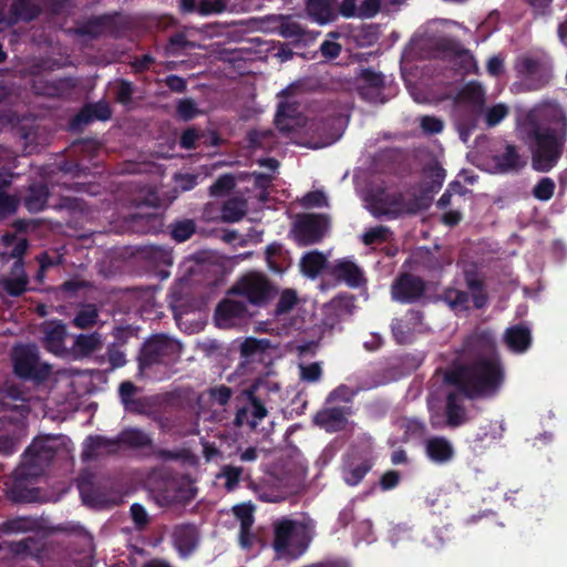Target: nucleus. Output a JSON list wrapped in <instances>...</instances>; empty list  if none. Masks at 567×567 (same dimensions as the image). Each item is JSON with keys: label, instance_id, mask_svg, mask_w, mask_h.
Masks as SVG:
<instances>
[{"label": "nucleus", "instance_id": "nucleus-1", "mask_svg": "<svg viewBox=\"0 0 567 567\" xmlns=\"http://www.w3.org/2000/svg\"><path fill=\"white\" fill-rule=\"evenodd\" d=\"M467 363L453 364L444 373V382L457 388L468 400L494 395L504 380V370L495 353V342L489 332L467 336L456 351Z\"/></svg>", "mask_w": 567, "mask_h": 567}, {"label": "nucleus", "instance_id": "nucleus-2", "mask_svg": "<svg viewBox=\"0 0 567 567\" xmlns=\"http://www.w3.org/2000/svg\"><path fill=\"white\" fill-rule=\"evenodd\" d=\"M536 172L551 171L560 159L567 142V116L558 106L533 110L527 113L523 126Z\"/></svg>", "mask_w": 567, "mask_h": 567}, {"label": "nucleus", "instance_id": "nucleus-3", "mask_svg": "<svg viewBox=\"0 0 567 567\" xmlns=\"http://www.w3.org/2000/svg\"><path fill=\"white\" fill-rule=\"evenodd\" d=\"M11 361L14 375L22 381L41 384L51 374V365L41 361L34 343H19L12 348Z\"/></svg>", "mask_w": 567, "mask_h": 567}, {"label": "nucleus", "instance_id": "nucleus-4", "mask_svg": "<svg viewBox=\"0 0 567 567\" xmlns=\"http://www.w3.org/2000/svg\"><path fill=\"white\" fill-rule=\"evenodd\" d=\"M148 485L156 503L162 507L186 504L192 498L186 484L177 473L168 468L153 470L148 476Z\"/></svg>", "mask_w": 567, "mask_h": 567}, {"label": "nucleus", "instance_id": "nucleus-5", "mask_svg": "<svg viewBox=\"0 0 567 567\" xmlns=\"http://www.w3.org/2000/svg\"><path fill=\"white\" fill-rule=\"evenodd\" d=\"M127 28V20L120 12H112L92 16L83 21H78L70 31L76 37L95 40L104 34L118 38Z\"/></svg>", "mask_w": 567, "mask_h": 567}, {"label": "nucleus", "instance_id": "nucleus-6", "mask_svg": "<svg viewBox=\"0 0 567 567\" xmlns=\"http://www.w3.org/2000/svg\"><path fill=\"white\" fill-rule=\"evenodd\" d=\"M228 293L243 296L251 305L262 307L275 298L277 290L266 275L250 271L243 275Z\"/></svg>", "mask_w": 567, "mask_h": 567}, {"label": "nucleus", "instance_id": "nucleus-7", "mask_svg": "<svg viewBox=\"0 0 567 567\" xmlns=\"http://www.w3.org/2000/svg\"><path fill=\"white\" fill-rule=\"evenodd\" d=\"M515 69L527 91L542 90L554 78L553 62L546 58L523 55L516 61Z\"/></svg>", "mask_w": 567, "mask_h": 567}, {"label": "nucleus", "instance_id": "nucleus-8", "mask_svg": "<svg viewBox=\"0 0 567 567\" xmlns=\"http://www.w3.org/2000/svg\"><path fill=\"white\" fill-rule=\"evenodd\" d=\"M258 384L254 383L244 389L236 401L241 403L237 405L234 424L237 427L247 425L250 430H256L259 423L268 415V410L264 400L257 394Z\"/></svg>", "mask_w": 567, "mask_h": 567}, {"label": "nucleus", "instance_id": "nucleus-9", "mask_svg": "<svg viewBox=\"0 0 567 567\" xmlns=\"http://www.w3.org/2000/svg\"><path fill=\"white\" fill-rule=\"evenodd\" d=\"M179 355V343L164 334L148 339L138 355L140 370H146L155 364H165L175 361Z\"/></svg>", "mask_w": 567, "mask_h": 567}, {"label": "nucleus", "instance_id": "nucleus-10", "mask_svg": "<svg viewBox=\"0 0 567 567\" xmlns=\"http://www.w3.org/2000/svg\"><path fill=\"white\" fill-rule=\"evenodd\" d=\"M429 207V203L422 197L406 200L402 193L383 194L374 202V215L396 219L402 215H414Z\"/></svg>", "mask_w": 567, "mask_h": 567}, {"label": "nucleus", "instance_id": "nucleus-11", "mask_svg": "<svg viewBox=\"0 0 567 567\" xmlns=\"http://www.w3.org/2000/svg\"><path fill=\"white\" fill-rule=\"evenodd\" d=\"M113 308V316L118 313L133 316L135 319H162L163 317L151 297H143L134 290H126L117 296Z\"/></svg>", "mask_w": 567, "mask_h": 567}, {"label": "nucleus", "instance_id": "nucleus-12", "mask_svg": "<svg viewBox=\"0 0 567 567\" xmlns=\"http://www.w3.org/2000/svg\"><path fill=\"white\" fill-rule=\"evenodd\" d=\"M299 524L289 518H281L274 523L272 547L279 557L297 559L307 549L308 544L303 540L291 545L292 538L297 535Z\"/></svg>", "mask_w": 567, "mask_h": 567}, {"label": "nucleus", "instance_id": "nucleus-13", "mask_svg": "<svg viewBox=\"0 0 567 567\" xmlns=\"http://www.w3.org/2000/svg\"><path fill=\"white\" fill-rule=\"evenodd\" d=\"M426 291L425 281L411 272H401L393 280L390 289L391 298L403 305L417 302Z\"/></svg>", "mask_w": 567, "mask_h": 567}, {"label": "nucleus", "instance_id": "nucleus-14", "mask_svg": "<svg viewBox=\"0 0 567 567\" xmlns=\"http://www.w3.org/2000/svg\"><path fill=\"white\" fill-rule=\"evenodd\" d=\"M327 219L323 215L308 214L298 218L293 231L301 246H309L321 241Z\"/></svg>", "mask_w": 567, "mask_h": 567}, {"label": "nucleus", "instance_id": "nucleus-15", "mask_svg": "<svg viewBox=\"0 0 567 567\" xmlns=\"http://www.w3.org/2000/svg\"><path fill=\"white\" fill-rule=\"evenodd\" d=\"M35 472L20 468L16 472L12 486L8 489V498L16 504L35 503L39 501L40 491L37 487H30L27 484L29 476H35Z\"/></svg>", "mask_w": 567, "mask_h": 567}, {"label": "nucleus", "instance_id": "nucleus-16", "mask_svg": "<svg viewBox=\"0 0 567 567\" xmlns=\"http://www.w3.org/2000/svg\"><path fill=\"white\" fill-rule=\"evenodd\" d=\"M55 440L52 435L37 437L27 447L23 453L24 462L31 466H42L49 464L55 456L56 450L53 446Z\"/></svg>", "mask_w": 567, "mask_h": 567}, {"label": "nucleus", "instance_id": "nucleus-17", "mask_svg": "<svg viewBox=\"0 0 567 567\" xmlns=\"http://www.w3.org/2000/svg\"><path fill=\"white\" fill-rule=\"evenodd\" d=\"M374 463L369 456L348 455L342 464V478L349 486L359 485L365 475L372 470Z\"/></svg>", "mask_w": 567, "mask_h": 567}, {"label": "nucleus", "instance_id": "nucleus-18", "mask_svg": "<svg viewBox=\"0 0 567 567\" xmlns=\"http://www.w3.org/2000/svg\"><path fill=\"white\" fill-rule=\"evenodd\" d=\"M172 542L182 557L190 556L199 544V532L196 525L190 523L178 524L172 532Z\"/></svg>", "mask_w": 567, "mask_h": 567}, {"label": "nucleus", "instance_id": "nucleus-19", "mask_svg": "<svg viewBox=\"0 0 567 567\" xmlns=\"http://www.w3.org/2000/svg\"><path fill=\"white\" fill-rule=\"evenodd\" d=\"M112 117L110 104L101 100L95 103L85 104L79 113L71 120L70 126L73 131L81 130L93 121H109Z\"/></svg>", "mask_w": 567, "mask_h": 567}, {"label": "nucleus", "instance_id": "nucleus-20", "mask_svg": "<svg viewBox=\"0 0 567 567\" xmlns=\"http://www.w3.org/2000/svg\"><path fill=\"white\" fill-rule=\"evenodd\" d=\"M347 414L348 409L344 406L323 408L313 415L312 422L328 433H336L347 426Z\"/></svg>", "mask_w": 567, "mask_h": 567}, {"label": "nucleus", "instance_id": "nucleus-21", "mask_svg": "<svg viewBox=\"0 0 567 567\" xmlns=\"http://www.w3.org/2000/svg\"><path fill=\"white\" fill-rule=\"evenodd\" d=\"M327 274L351 288H358L364 281L362 270L349 259H339L327 267Z\"/></svg>", "mask_w": 567, "mask_h": 567}, {"label": "nucleus", "instance_id": "nucleus-22", "mask_svg": "<svg viewBox=\"0 0 567 567\" xmlns=\"http://www.w3.org/2000/svg\"><path fill=\"white\" fill-rule=\"evenodd\" d=\"M425 455L435 464H447L455 457V450L452 442L445 436H432L426 440Z\"/></svg>", "mask_w": 567, "mask_h": 567}, {"label": "nucleus", "instance_id": "nucleus-23", "mask_svg": "<svg viewBox=\"0 0 567 567\" xmlns=\"http://www.w3.org/2000/svg\"><path fill=\"white\" fill-rule=\"evenodd\" d=\"M78 489L82 502L86 505L96 506L106 501V495L95 483V475L91 472H83L76 480Z\"/></svg>", "mask_w": 567, "mask_h": 567}, {"label": "nucleus", "instance_id": "nucleus-24", "mask_svg": "<svg viewBox=\"0 0 567 567\" xmlns=\"http://www.w3.org/2000/svg\"><path fill=\"white\" fill-rule=\"evenodd\" d=\"M464 281L472 295L473 308L483 310L488 306L489 296L484 278L475 270H465Z\"/></svg>", "mask_w": 567, "mask_h": 567}, {"label": "nucleus", "instance_id": "nucleus-25", "mask_svg": "<svg viewBox=\"0 0 567 567\" xmlns=\"http://www.w3.org/2000/svg\"><path fill=\"white\" fill-rule=\"evenodd\" d=\"M189 291V279L185 277L177 279L172 286L168 298L174 319H179L183 315L188 312Z\"/></svg>", "mask_w": 567, "mask_h": 567}, {"label": "nucleus", "instance_id": "nucleus-26", "mask_svg": "<svg viewBox=\"0 0 567 567\" xmlns=\"http://www.w3.org/2000/svg\"><path fill=\"white\" fill-rule=\"evenodd\" d=\"M463 398L467 399L457 388L446 395L445 416L450 427H458L467 421Z\"/></svg>", "mask_w": 567, "mask_h": 567}, {"label": "nucleus", "instance_id": "nucleus-27", "mask_svg": "<svg viewBox=\"0 0 567 567\" xmlns=\"http://www.w3.org/2000/svg\"><path fill=\"white\" fill-rule=\"evenodd\" d=\"M493 161L499 173H517L526 166V159L513 144H506L504 152L495 155Z\"/></svg>", "mask_w": 567, "mask_h": 567}, {"label": "nucleus", "instance_id": "nucleus-28", "mask_svg": "<svg viewBox=\"0 0 567 567\" xmlns=\"http://www.w3.org/2000/svg\"><path fill=\"white\" fill-rule=\"evenodd\" d=\"M440 299L445 302L455 316H468V311L471 307H473L472 295L470 291L452 287L445 288L440 296Z\"/></svg>", "mask_w": 567, "mask_h": 567}, {"label": "nucleus", "instance_id": "nucleus-29", "mask_svg": "<svg viewBox=\"0 0 567 567\" xmlns=\"http://www.w3.org/2000/svg\"><path fill=\"white\" fill-rule=\"evenodd\" d=\"M41 7L34 0H13L9 10V21L31 22L41 14Z\"/></svg>", "mask_w": 567, "mask_h": 567}, {"label": "nucleus", "instance_id": "nucleus-30", "mask_svg": "<svg viewBox=\"0 0 567 567\" xmlns=\"http://www.w3.org/2000/svg\"><path fill=\"white\" fill-rule=\"evenodd\" d=\"M101 450L107 454H116L120 450L118 437L110 439L103 435H90L85 440V449L82 453L83 460H91L97 455Z\"/></svg>", "mask_w": 567, "mask_h": 567}, {"label": "nucleus", "instance_id": "nucleus-31", "mask_svg": "<svg viewBox=\"0 0 567 567\" xmlns=\"http://www.w3.org/2000/svg\"><path fill=\"white\" fill-rule=\"evenodd\" d=\"M118 446H126L132 450L153 447V440L144 430L138 427H126L118 435Z\"/></svg>", "mask_w": 567, "mask_h": 567}, {"label": "nucleus", "instance_id": "nucleus-32", "mask_svg": "<svg viewBox=\"0 0 567 567\" xmlns=\"http://www.w3.org/2000/svg\"><path fill=\"white\" fill-rule=\"evenodd\" d=\"M306 10L310 19L327 24L337 18L332 0H307Z\"/></svg>", "mask_w": 567, "mask_h": 567}, {"label": "nucleus", "instance_id": "nucleus-33", "mask_svg": "<svg viewBox=\"0 0 567 567\" xmlns=\"http://www.w3.org/2000/svg\"><path fill=\"white\" fill-rule=\"evenodd\" d=\"M483 110L461 106L457 111L456 125L462 141L466 142L473 131L477 127L478 118Z\"/></svg>", "mask_w": 567, "mask_h": 567}, {"label": "nucleus", "instance_id": "nucleus-34", "mask_svg": "<svg viewBox=\"0 0 567 567\" xmlns=\"http://www.w3.org/2000/svg\"><path fill=\"white\" fill-rule=\"evenodd\" d=\"M457 100L464 104L463 106L484 111L485 92L477 82L466 83L458 92Z\"/></svg>", "mask_w": 567, "mask_h": 567}, {"label": "nucleus", "instance_id": "nucleus-35", "mask_svg": "<svg viewBox=\"0 0 567 567\" xmlns=\"http://www.w3.org/2000/svg\"><path fill=\"white\" fill-rule=\"evenodd\" d=\"M505 342L512 351L524 352L532 342L530 330L523 324L513 326L506 330Z\"/></svg>", "mask_w": 567, "mask_h": 567}, {"label": "nucleus", "instance_id": "nucleus-36", "mask_svg": "<svg viewBox=\"0 0 567 567\" xmlns=\"http://www.w3.org/2000/svg\"><path fill=\"white\" fill-rule=\"evenodd\" d=\"M49 194V188L45 184H32L23 198V205L30 213L41 212L45 208Z\"/></svg>", "mask_w": 567, "mask_h": 567}, {"label": "nucleus", "instance_id": "nucleus-37", "mask_svg": "<svg viewBox=\"0 0 567 567\" xmlns=\"http://www.w3.org/2000/svg\"><path fill=\"white\" fill-rule=\"evenodd\" d=\"M132 221L133 227L143 234H157L164 226L163 216L158 213L135 214Z\"/></svg>", "mask_w": 567, "mask_h": 567}, {"label": "nucleus", "instance_id": "nucleus-38", "mask_svg": "<svg viewBox=\"0 0 567 567\" xmlns=\"http://www.w3.org/2000/svg\"><path fill=\"white\" fill-rule=\"evenodd\" d=\"M359 92L362 96L367 97L370 93H380L384 86V76L380 72H375L372 69H363L358 78Z\"/></svg>", "mask_w": 567, "mask_h": 567}, {"label": "nucleus", "instance_id": "nucleus-39", "mask_svg": "<svg viewBox=\"0 0 567 567\" xmlns=\"http://www.w3.org/2000/svg\"><path fill=\"white\" fill-rule=\"evenodd\" d=\"M246 312L243 301L225 298L218 302L213 319H244Z\"/></svg>", "mask_w": 567, "mask_h": 567}, {"label": "nucleus", "instance_id": "nucleus-40", "mask_svg": "<svg viewBox=\"0 0 567 567\" xmlns=\"http://www.w3.org/2000/svg\"><path fill=\"white\" fill-rule=\"evenodd\" d=\"M328 265L324 255L317 250L305 254L300 260L301 271L309 278H316L323 269L327 271Z\"/></svg>", "mask_w": 567, "mask_h": 567}, {"label": "nucleus", "instance_id": "nucleus-41", "mask_svg": "<svg viewBox=\"0 0 567 567\" xmlns=\"http://www.w3.org/2000/svg\"><path fill=\"white\" fill-rule=\"evenodd\" d=\"M220 213L224 221L237 223L246 215V203L237 197L229 198L223 204Z\"/></svg>", "mask_w": 567, "mask_h": 567}, {"label": "nucleus", "instance_id": "nucleus-42", "mask_svg": "<svg viewBox=\"0 0 567 567\" xmlns=\"http://www.w3.org/2000/svg\"><path fill=\"white\" fill-rule=\"evenodd\" d=\"M44 346L45 348L54 353L60 352L63 349L64 346V339L66 336V328L65 326L58 323L53 326L52 328L44 327Z\"/></svg>", "mask_w": 567, "mask_h": 567}, {"label": "nucleus", "instance_id": "nucleus-43", "mask_svg": "<svg viewBox=\"0 0 567 567\" xmlns=\"http://www.w3.org/2000/svg\"><path fill=\"white\" fill-rule=\"evenodd\" d=\"M300 302L301 299L297 291L291 288H286L280 292L274 312L277 317L288 315L296 309Z\"/></svg>", "mask_w": 567, "mask_h": 567}, {"label": "nucleus", "instance_id": "nucleus-44", "mask_svg": "<svg viewBox=\"0 0 567 567\" xmlns=\"http://www.w3.org/2000/svg\"><path fill=\"white\" fill-rule=\"evenodd\" d=\"M297 112V107L293 104L281 102L278 105V110L275 116V124L280 132L290 133L293 132L292 124H284L285 121H293Z\"/></svg>", "mask_w": 567, "mask_h": 567}, {"label": "nucleus", "instance_id": "nucleus-45", "mask_svg": "<svg viewBox=\"0 0 567 567\" xmlns=\"http://www.w3.org/2000/svg\"><path fill=\"white\" fill-rule=\"evenodd\" d=\"M171 236L177 243L189 239L196 231V224L193 219L177 220L171 224Z\"/></svg>", "mask_w": 567, "mask_h": 567}, {"label": "nucleus", "instance_id": "nucleus-46", "mask_svg": "<svg viewBox=\"0 0 567 567\" xmlns=\"http://www.w3.org/2000/svg\"><path fill=\"white\" fill-rule=\"evenodd\" d=\"M124 410L132 414L150 415L155 408V399L153 396H137L123 405Z\"/></svg>", "mask_w": 567, "mask_h": 567}, {"label": "nucleus", "instance_id": "nucleus-47", "mask_svg": "<svg viewBox=\"0 0 567 567\" xmlns=\"http://www.w3.org/2000/svg\"><path fill=\"white\" fill-rule=\"evenodd\" d=\"M20 275L13 278H4L2 281V287L6 292L12 297L21 296L29 284L28 277L24 274L23 269L20 270Z\"/></svg>", "mask_w": 567, "mask_h": 567}, {"label": "nucleus", "instance_id": "nucleus-48", "mask_svg": "<svg viewBox=\"0 0 567 567\" xmlns=\"http://www.w3.org/2000/svg\"><path fill=\"white\" fill-rule=\"evenodd\" d=\"M194 48L195 43L187 40L186 34L184 32H177L169 37L166 45V53L168 55H177L186 49Z\"/></svg>", "mask_w": 567, "mask_h": 567}, {"label": "nucleus", "instance_id": "nucleus-49", "mask_svg": "<svg viewBox=\"0 0 567 567\" xmlns=\"http://www.w3.org/2000/svg\"><path fill=\"white\" fill-rule=\"evenodd\" d=\"M74 346L81 354H91L101 347L100 334H79L75 339Z\"/></svg>", "mask_w": 567, "mask_h": 567}, {"label": "nucleus", "instance_id": "nucleus-50", "mask_svg": "<svg viewBox=\"0 0 567 567\" xmlns=\"http://www.w3.org/2000/svg\"><path fill=\"white\" fill-rule=\"evenodd\" d=\"M392 235V231L386 226H377L368 229L362 235V243L365 246H371L373 244H382L389 240V237Z\"/></svg>", "mask_w": 567, "mask_h": 567}, {"label": "nucleus", "instance_id": "nucleus-51", "mask_svg": "<svg viewBox=\"0 0 567 567\" xmlns=\"http://www.w3.org/2000/svg\"><path fill=\"white\" fill-rule=\"evenodd\" d=\"M40 268L38 270V278L42 279L44 277L45 271L53 267L59 266L63 262L64 258L58 251H43L37 257Z\"/></svg>", "mask_w": 567, "mask_h": 567}, {"label": "nucleus", "instance_id": "nucleus-52", "mask_svg": "<svg viewBox=\"0 0 567 567\" xmlns=\"http://www.w3.org/2000/svg\"><path fill=\"white\" fill-rule=\"evenodd\" d=\"M134 92V84L128 80L121 79L116 83L115 101L124 106H127L133 101Z\"/></svg>", "mask_w": 567, "mask_h": 567}, {"label": "nucleus", "instance_id": "nucleus-53", "mask_svg": "<svg viewBox=\"0 0 567 567\" xmlns=\"http://www.w3.org/2000/svg\"><path fill=\"white\" fill-rule=\"evenodd\" d=\"M555 187V183L551 178L543 177L534 186L532 194L536 199L547 202L553 197Z\"/></svg>", "mask_w": 567, "mask_h": 567}, {"label": "nucleus", "instance_id": "nucleus-54", "mask_svg": "<svg viewBox=\"0 0 567 567\" xmlns=\"http://www.w3.org/2000/svg\"><path fill=\"white\" fill-rule=\"evenodd\" d=\"M235 178L230 174L220 175L210 186L212 196H224L235 187Z\"/></svg>", "mask_w": 567, "mask_h": 567}, {"label": "nucleus", "instance_id": "nucleus-55", "mask_svg": "<svg viewBox=\"0 0 567 567\" xmlns=\"http://www.w3.org/2000/svg\"><path fill=\"white\" fill-rule=\"evenodd\" d=\"M196 102L186 97L178 101L176 106V115L183 121H190L199 114Z\"/></svg>", "mask_w": 567, "mask_h": 567}, {"label": "nucleus", "instance_id": "nucleus-56", "mask_svg": "<svg viewBox=\"0 0 567 567\" xmlns=\"http://www.w3.org/2000/svg\"><path fill=\"white\" fill-rule=\"evenodd\" d=\"M243 474V467L225 465L221 467L218 477L225 478V487L227 491H233L237 487Z\"/></svg>", "mask_w": 567, "mask_h": 567}, {"label": "nucleus", "instance_id": "nucleus-57", "mask_svg": "<svg viewBox=\"0 0 567 567\" xmlns=\"http://www.w3.org/2000/svg\"><path fill=\"white\" fill-rule=\"evenodd\" d=\"M266 260L269 268L276 272H281L282 267L279 259L282 257V245L279 243H271L266 247Z\"/></svg>", "mask_w": 567, "mask_h": 567}, {"label": "nucleus", "instance_id": "nucleus-58", "mask_svg": "<svg viewBox=\"0 0 567 567\" xmlns=\"http://www.w3.org/2000/svg\"><path fill=\"white\" fill-rule=\"evenodd\" d=\"M394 339L400 344L411 343L413 340V331L410 321H396L391 326Z\"/></svg>", "mask_w": 567, "mask_h": 567}, {"label": "nucleus", "instance_id": "nucleus-59", "mask_svg": "<svg viewBox=\"0 0 567 567\" xmlns=\"http://www.w3.org/2000/svg\"><path fill=\"white\" fill-rule=\"evenodd\" d=\"M508 107L502 103L489 107L485 113V121L487 127H494L498 125L508 115Z\"/></svg>", "mask_w": 567, "mask_h": 567}, {"label": "nucleus", "instance_id": "nucleus-60", "mask_svg": "<svg viewBox=\"0 0 567 567\" xmlns=\"http://www.w3.org/2000/svg\"><path fill=\"white\" fill-rule=\"evenodd\" d=\"M227 9L225 0H200L198 2V14L206 17L210 14H218Z\"/></svg>", "mask_w": 567, "mask_h": 567}, {"label": "nucleus", "instance_id": "nucleus-61", "mask_svg": "<svg viewBox=\"0 0 567 567\" xmlns=\"http://www.w3.org/2000/svg\"><path fill=\"white\" fill-rule=\"evenodd\" d=\"M420 126L422 132L426 135L439 134L444 128V123L442 120L431 115H424L420 120Z\"/></svg>", "mask_w": 567, "mask_h": 567}, {"label": "nucleus", "instance_id": "nucleus-62", "mask_svg": "<svg viewBox=\"0 0 567 567\" xmlns=\"http://www.w3.org/2000/svg\"><path fill=\"white\" fill-rule=\"evenodd\" d=\"M202 137L198 130L195 127L186 128L179 138V146L183 150L192 151L197 148V141Z\"/></svg>", "mask_w": 567, "mask_h": 567}, {"label": "nucleus", "instance_id": "nucleus-63", "mask_svg": "<svg viewBox=\"0 0 567 567\" xmlns=\"http://www.w3.org/2000/svg\"><path fill=\"white\" fill-rule=\"evenodd\" d=\"M305 207H324L328 206V198L322 190L308 192L301 200Z\"/></svg>", "mask_w": 567, "mask_h": 567}, {"label": "nucleus", "instance_id": "nucleus-64", "mask_svg": "<svg viewBox=\"0 0 567 567\" xmlns=\"http://www.w3.org/2000/svg\"><path fill=\"white\" fill-rule=\"evenodd\" d=\"M130 513L136 528L143 529L148 524V514L143 505L138 503L132 504Z\"/></svg>", "mask_w": 567, "mask_h": 567}]
</instances>
